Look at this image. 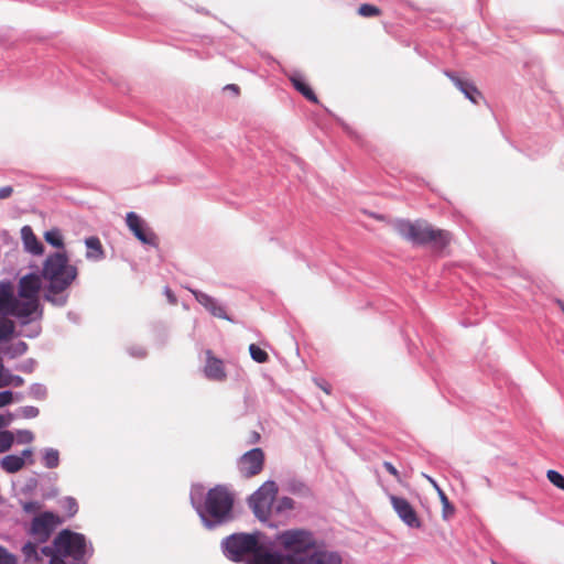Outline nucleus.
Listing matches in <instances>:
<instances>
[{"label":"nucleus","instance_id":"1","mask_svg":"<svg viewBox=\"0 0 564 564\" xmlns=\"http://www.w3.org/2000/svg\"><path fill=\"white\" fill-rule=\"evenodd\" d=\"M284 549L279 564H343L338 551L328 550L324 541L306 529H288L276 535Z\"/></svg>","mask_w":564,"mask_h":564},{"label":"nucleus","instance_id":"2","mask_svg":"<svg viewBox=\"0 0 564 564\" xmlns=\"http://www.w3.org/2000/svg\"><path fill=\"white\" fill-rule=\"evenodd\" d=\"M189 500L207 530H215L235 519V496L225 485H216L206 491L202 484H195L191 487Z\"/></svg>","mask_w":564,"mask_h":564},{"label":"nucleus","instance_id":"3","mask_svg":"<svg viewBox=\"0 0 564 564\" xmlns=\"http://www.w3.org/2000/svg\"><path fill=\"white\" fill-rule=\"evenodd\" d=\"M78 269L69 263L65 251L48 254L43 263L41 276L45 284L43 299L53 306L63 307L68 302V289L76 280Z\"/></svg>","mask_w":564,"mask_h":564},{"label":"nucleus","instance_id":"4","mask_svg":"<svg viewBox=\"0 0 564 564\" xmlns=\"http://www.w3.org/2000/svg\"><path fill=\"white\" fill-rule=\"evenodd\" d=\"M265 535L260 531L237 532L224 538L220 549L224 556L235 563L251 556L246 564H279L281 551L268 547L263 541Z\"/></svg>","mask_w":564,"mask_h":564},{"label":"nucleus","instance_id":"5","mask_svg":"<svg viewBox=\"0 0 564 564\" xmlns=\"http://www.w3.org/2000/svg\"><path fill=\"white\" fill-rule=\"evenodd\" d=\"M393 228L400 237L413 246L430 245L435 249H444L451 241V232L444 229L434 228L425 220L410 221L397 219Z\"/></svg>","mask_w":564,"mask_h":564},{"label":"nucleus","instance_id":"6","mask_svg":"<svg viewBox=\"0 0 564 564\" xmlns=\"http://www.w3.org/2000/svg\"><path fill=\"white\" fill-rule=\"evenodd\" d=\"M54 546L62 556H69L74 562L87 561L93 556L94 547L82 533L68 529L62 530L54 539Z\"/></svg>","mask_w":564,"mask_h":564},{"label":"nucleus","instance_id":"7","mask_svg":"<svg viewBox=\"0 0 564 564\" xmlns=\"http://www.w3.org/2000/svg\"><path fill=\"white\" fill-rule=\"evenodd\" d=\"M278 490L274 480H267L249 497L248 505L260 521L269 519Z\"/></svg>","mask_w":564,"mask_h":564},{"label":"nucleus","instance_id":"8","mask_svg":"<svg viewBox=\"0 0 564 564\" xmlns=\"http://www.w3.org/2000/svg\"><path fill=\"white\" fill-rule=\"evenodd\" d=\"M24 300H19L15 296L9 314V316L18 318L21 326H26L33 321H40L43 317V307L37 299Z\"/></svg>","mask_w":564,"mask_h":564},{"label":"nucleus","instance_id":"9","mask_svg":"<svg viewBox=\"0 0 564 564\" xmlns=\"http://www.w3.org/2000/svg\"><path fill=\"white\" fill-rule=\"evenodd\" d=\"M61 523L62 520L57 514L44 511L33 518L28 533L34 538L36 543H45Z\"/></svg>","mask_w":564,"mask_h":564},{"label":"nucleus","instance_id":"10","mask_svg":"<svg viewBox=\"0 0 564 564\" xmlns=\"http://www.w3.org/2000/svg\"><path fill=\"white\" fill-rule=\"evenodd\" d=\"M126 224L133 236L143 245L158 247V236L149 227L148 223L137 213L129 212L126 215Z\"/></svg>","mask_w":564,"mask_h":564},{"label":"nucleus","instance_id":"11","mask_svg":"<svg viewBox=\"0 0 564 564\" xmlns=\"http://www.w3.org/2000/svg\"><path fill=\"white\" fill-rule=\"evenodd\" d=\"M264 466V453L262 448L254 447L246 452L238 460V469L245 478H251L260 474Z\"/></svg>","mask_w":564,"mask_h":564},{"label":"nucleus","instance_id":"12","mask_svg":"<svg viewBox=\"0 0 564 564\" xmlns=\"http://www.w3.org/2000/svg\"><path fill=\"white\" fill-rule=\"evenodd\" d=\"M390 502L398 517L410 528L419 529L422 523L412 505L403 497L390 496Z\"/></svg>","mask_w":564,"mask_h":564},{"label":"nucleus","instance_id":"13","mask_svg":"<svg viewBox=\"0 0 564 564\" xmlns=\"http://www.w3.org/2000/svg\"><path fill=\"white\" fill-rule=\"evenodd\" d=\"M188 291L194 295L195 300L214 317L234 322L227 314L225 306L215 297L209 294L188 288Z\"/></svg>","mask_w":564,"mask_h":564},{"label":"nucleus","instance_id":"14","mask_svg":"<svg viewBox=\"0 0 564 564\" xmlns=\"http://www.w3.org/2000/svg\"><path fill=\"white\" fill-rule=\"evenodd\" d=\"M444 74L452 80V83L469 99L473 104L479 105L484 99L482 94L478 90L473 82L459 76L452 70H445Z\"/></svg>","mask_w":564,"mask_h":564},{"label":"nucleus","instance_id":"15","mask_svg":"<svg viewBox=\"0 0 564 564\" xmlns=\"http://www.w3.org/2000/svg\"><path fill=\"white\" fill-rule=\"evenodd\" d=\"M41 274L28 273L20 279L18 294L22 299H37V293L42 286Z\"/></svg>","mask_w":564,"mask_h":564},{"label":"nucleus","instance_id":"16","mask_svg":"<svg viewBox=\"0 0 564 564\" xmlns=\"http://www.w3.org/2000/svg\"><path fill=\"white\" fill-rule=\"evenodd\" d=\"M204 375L207 379L218 382L225 381L227 378L224 361L215 357L210 350L206 352Z\"/></svg>","mask_w":564,"mask_h":564},{"label":"nucleus","instance_id":"17","mask_svg":"<svg viewBox=\"0 0 564 564\" xmlns=\"http://www.w3.org/2000/svg\"><path fill=\"white\" fill-rule=\"evenodd\" d=\"M13 286L10 281H0V322L10 321L11 305L14 301Z\"/></svg>","mask_w":564,"mask_h":564},{"label":"nucleus","instance_id":"18","mask_svg":"<svg viewBox=\"0 0 564 564\" xmlns=\"http://www.w3.org/2000/svg\"><path fill=\"white\" fill-rule=\"evenodd\" d=\"M21 238H22L24 249L28 252H30L34 256H40L43 253L44 246L41 241L37 240L31 226L25 225L21 228Z\"/></svg>","mask_w":564,"mask_h":564},{"label":"nucleus","instance_id":"19","mask_svg":"<svg viewBox=\"0 0 564 564\" xmlns=\"http://www.w3.org/2000/svg\"><path fill=\"white\" fill-rule=\"evenodd\" d=\"M289 79L292 83L293 87L302 94L307 100L317 104L318 98L315 95V93L312 90V88L305 83L302 74L300 72H292L289 74Z\"/></svg>","mask_w":564,"mask_h":564},{"label":"nucleus","instance_id":"20","mask_svg":"<svg viewBox=\"0 0 564 564\" xmlns=\"http://www.w3.org/2000/svg\"><path fill=\"white\" fill-rule=\"evenodd\" d=\"M85 246L87 248L86 259L99 261L105 258V251L98 237L91 236L86 238Z\"/></svg>","mask_w":564,"mask_h":564},{"label":"nucleus","instance_id":"21","mask_svg":"<svg viewBox=\"0 0 564 564\" xmlns=\"http://www.w3.org/2000/svg\"><path fill=\"white\" fill-rule=\"evenodd\" d=\"M285 490L301 498L312 497L311 488L301 479L291 478L285 484Z\"/></svg>","mask_w":564,"mask_h":564},{"label":"nucleus","instance_id":"22","mask_svg":"<svg viewBox=\"0 0 564 564\" xmlns=\"http://www.w3.org/2000/svg\"><path fill=\"white\" fill-rule=\"evenodd\" d=\"M24 465V458L13 454L4 456L0 462L1 468L6 470L8 474L18 473L23 468Z\"/></svg>","mask_w":564,"mask_h":564},{"label":"nucleus","instance_id":"23","mask_svg":"<svg viewBox=\"0 0 564 564\" xmlns=\"http://www.w3.org/2000/svg\"><path fill=\"white\" fill-rule=\"evenodd\" d=\"M42 464L45 468L54 469L59 465V452L53 447L42 449Z\"/></svg>","mask_w":564,"mask_h":564},{"label":"nucleus","instance_id":"24","mask_svg":"<svg viewBox=\"0 0 564 564\" xmlns=\"http://www.w3.org/2000/svg\"><path fill=\"white\" fill-rule=\"evenodd\" d=\"M22 554L24 556L25 563L28 564H37L41 561L36 544L31 541L24 543L22 546Z\"/></svg>","mask_w":564,"mask_h":564},{"label":"nucleus","instance_id":"25","mask_svg":"<svg viewBox=\"0 0 564 564\" xmlns=\"http://www.w3.org/2000/svg\"><path fill=\"white\" fill-rule=\"evenodd\" d=\"M45 241L55 248H64L63 236L56 228L47 230L44 234Z\"/></svg>","mask_w":564,"mask_h":564},{"label":"nucleus","instance_id":"26","mask_svg":"<svg viewBox=\"0 0 564 564\" xmlns=\"http://www.w3.org/2000/svg\"><path fill=\"white\" fill-rule=\"evenodd\" d=\"M29 395L37 401H43L47 398V388L43 383H32L29 388Z\"/></svg>","mask_w":564,"mask_h":564},{"label":"nucleus","instance_id":"27","mask_svg":"<svg viewBox=\"0 0 564 564\" xmlns=\"http://www.w3.org/2000/svg\"><path fill=\"white\" fill-rule=\"evenodd\" d=\"M15 325L13 321L0 322V341H7L14 334Z\"/></svg>","mask_w":564,"mask_h":564},{"label":"nucleus","instance_id":"28","mask_svg":"<svg viewBox=\"0 0 564 564\" xmlns=\"http://www.w3.org/2000/svg\"><path fill=\"white\" fill-rule=\"evenodd\" d=\"M14 442V435L10 431H0V453L8 452Z\"/></svg>","mask_w":564,"mask_h":564},{"label":"nucleus","instance_id":"29","mask_svg":"<svg viewBox=\"0 0 564 564\" xmlns=\"http://www.w3.org/2000/svg\"><path fill=\"white\" fill-rule=\"evenodd\" d=\"M61 503L68 517H74L78 512V503L74 497H65Z\"/></svg>","mask_w":564,"mask_h":564},{"label":"nucleus","instance_id":"30","mask_svg":"<svg viewBox=\"0 0 564 564\" xmlns=\"http://www.w3.org/2000/svg\"><path fill=\"white\" fill-rule=\"evenodd\" d=\"M249 352L251 358L259 364L267 362L269 359V355L256 344L249 346Z\"/></svg>","mask_w":564,"mask_h":564},{"label":"nucleus","instance_id":"31","mask_svg":"<svg viewBox=\"0 0 564 564\" xmlns=\"http://www.w3.org/2000/svg\"><path fill=\"white\" fill-rule=\"evenodd\" d=\"M294 509V500L290 497L283 496L278 499L275 505L276 513H284Z\"/></svg>","mask_w":564,"mask_h":564},{"label":"nucleus","instance_id":"32","mask_svg":"<svg viewBox=\"0 0 564 564\" xmlns=\"http://www.w3.org/2000/svg\"><path fill=\"white\" fill-rule=\"evenodd\" d=\"M546 477L549 479V481L557 487L558 489L563 490L564 491V476L561 475L558 471L556 470H547L546 473Z\"/></svg>","mask_w":564,"mask_h":564},{"label":"nucleus","instance_id":"33","mask_svg":"<svg viewBox=\"0 0 564 564\" xmlns=\"http://www.w3.org/2000/svg\"><path fill=\"white\" fill-rule=\"evenodd\" d=\"M358 13L361 17H366V18L377 17L380 14V9L373 4L364 3L359 7Z\"/></svg>","mask_w":564,"mask_h":564},{"label":"nucleus","instance_id":"34","mask_svg":"<svg viewBox=\"0 0 564 564\" xmlns=\"http://www.w3.org/2000/svg\"><path fill=\"white\" fill-rule=\"evenodd\" d=\"M434 485H436V484L434 482ZM435 487L438 490L440 498H441V501L443 505V517L447 518L449 514L454 513V507L449 503L447 496L437 486H435Z\"/></svg>","mask_w":564,"mask_h":564},{"label":"nucleus","instance_id":"35","mask_svg":"<svg viewBox=\"0 0 564 564\" xmlns=\"http://www.w3.org/2000/svg\"><path fill=\"white\" fill-rule=\"evenodd\" d=\"M0 564H18V557L0 545Z\"/></svg>","mask_w":564,"mask_h":564},{"label":"nucleus","instance_id":"36","mask_svg":"<svg viewBox=\"0 0 564 564\" xmlns=\"http://www.w3.org/2000/svg\"><path fill=\"white\" fill-rule=\"evenodd\" d=\"M18 411L23 419H35L40 414V410L33 405L21 406Z\"/></svg>","mask_w":564,"mask_h":564},{"label":"nucleus","instance_id":"37","mask_svg":"<svg viewBox=\"0 0 564 564\" xmlns=\"http://www.w3.org/2000/svg\"><path fill=\"white\" fill-rule=\"evenodd\" d=\"M37 366V362L33 358H28L17 366V369L24 373H32Z\"/></svg>","mask_w":564,"mask_h":564},{"label":"nucleus","instance_id":"38","mask_svg":"<svg viewBox=\"0 0 564 564\" xmlns=\"http://www.w3.org/2000/svg\"><path fill=\"white\" fill-rule=\"evenodd\" d=\"M34 440V434L30 430H18L17 431V443L18 444H30Z\"/></svg>","mask_w":564,"mask_h":564},{"label":"nucleus","instance_id":"39","mask_svg":"<svg viewBox=\"0 0 564 564\" xmlns=\"http://www.w3.org/2000/svg\"><path fill=\"white\" fill-rule=\"evenodd\" d=\"M28 344L25 341H18L13 345V347L10 350V357L15 358L18 356H22L28 351Z\"/></svg>","mask_w":564,"mask_h":564},{"label":"nucleus","instance_id":"40","mask_svg":"<svg viewBox=\"0 0 564 564\" xmlns=\"http://www.w3.org/2000/svg\"><path fill=\"white\" fill-rule=\"evenodd\" d=\"M10 380H0V388L12 384L14 387H21L24 384V379L18 375L9 373Z\"/></svg>","mask_w":564,"mask_h":564},{"label":"nucleus","instance_id":"41","mask_svg":"<svg viewBox=\"0 0 564 564\" xmlns=\"http://www.w3.org/2000/svg\"><path fill=\"white\" fill-rule=\"evenodd\" d=\"M21 505H22L23 511L29 514L36 513L42 507L39 501H33V500L21 502Z\"/></svg>","mask_w":564,"mask_h":564},{"label":"nucleus","instance_id":"42","mask_svg":"<svg viewBox=\"0 0 564 564\" xmlns=\"http://www.w3.org/2000/svg\"><path fill=\"white\" fill-rule=\"evenodd\" d=\"M13 401V392L11 390L0 391V408L11 404Z\"/></svg>","mask_w":564,"mask_h":564},{"label":"nucleus","instance_id":"43","mask_svg":"<svg viewBox=\"0 0 564 564\" xmlns=\"http://www.w3.org/2000/svg\"><path fill=\"white\" fill-rule=\"evenodd\" d=\"M42 332V328L41 326L37 324V325H33L31 327H29L24 333H23V336H25L26 338H36L40 336Z\"/></svg>","mask_w":564,"mask_h":564},{"label":"nucleus","instance_id":"44","mask_svg":"<svg viewBox=\"0 0 564 564\" xmlns=\"http://www.w3.org/2000/svg\"><path fill=\"white\" fill-rule=\"evenodd\" d=\"M41 553L43 555L50 557V560H53V556H61L59 553L56 551L54 544L53 545H44V546H42Z\"/></svg>","mask_w":564,"mask_h":564},{"label":"nucleus","instance_id":"45","mask_svg":"<svg viewBox=\"0 0 564 564\" xmlns=\"http://www.w3.org/2000/svg\"><path fill=\"white\" fill-rule=\"evenodd\" d=\"M14 420V414L11 412H7V414L0 413V430L9 426Z\"/></svg>","mask_w":564,"mask_h":564},{"label":"nucleus","instance_id":"46","mask_svg":"<svg viewBox=\"0 0 564 564\" xmlns=\"http://www.w3.org/2000/svg\"><path fill=\"white\" fill-rule=\"evenodd\" d=\"M383 467L384 469L390 474L392 475L398 481L401 479L400 477V473L398 471V469L393 466L392 463L390 462H383Z\"/></svg>","mask_w":564,"mask_h":564},{"label":"nucleus","instance_id":"47","mask_svg":"<svg viewBox=\"0 0 564 564\" xmlns=\"http://www.w3.org/2000/svg\"><path fill=\"white\" fill-rule=\"evenodd\" d=\"M314 382L316 383V386L318 388H321L324 392H326L327 394H330L332 392V386L324 379H318V378H315L314 379Z\"/></svg>","mask_w":564,"mask_h":564},{"label":"nucleus","instance_id":"48","mask_svg":"<svg viewBox=\"0 0 564 564\" xmlns=\"http://www.w3.org/2000/svg\"><path fill=\"white\" fill-rule=\"evenodd\" d=\"M128 351L132 357L137 358H143L147 355L145 350L142 347H131L129 348Z\"/></svg>","mask_w":564,"mask_h":564},{"label":"nucleus","instance_id":"49","mask_svg":"<svg viewBox=\"0 0 564 564\" xmlns=\"http://www.w3.org/2000/svg\"><path fill=\"white\" fill-rule=\"evenodd\" d=\"M19 457H23L25 460V464L28 463V464L32 465L34 463L33 451L31 448L23 449Z\"/></svg>","mask_w":564,"mask_h":564},{"label":"nucleus","instance_id":"50","mask_svg":"<svg viewBox=\"0 0 564 564\" xmlns=\"http://www.w3.org/2000/svg\"><path fill=\"white\" fill-rule=\"evenodd\" d=\"M13 193V187L8 185L0 188V199L10 197Z\"/></svg>","mask_w":564,"mask_h":564},{"label":"nucleus","instance_id":"51","mask_svg":"<svg viewBox=\"0 0 564 564\" xmlns=\"http://www.w3.org/2000/svg\"><path fill=\"white\" fill-rule=\"evenodd\" d=\"M164 294L166 295L167 301L171 304H176L177 299H176L175 294L172 292V290L169 286L164 288Z\"/></svg>","mask_w":564,"mask_h":564},{"label":"nucleus","instance_id":"52","mask_svg":"<svg viewBox=\"0 0 564 564\" xmlns=\"http://www.w3.org/2000/svg\"><path fill=\"white\" fill-rule=\"evenodd\" d=\"M65 556H53V560H50V564H66L64 561Z\"/></svg>","mask_w":564,"mask_h":564},{"label":"nucleus","instance_id":"53","mask_svg":"<svg viewBox=\"0 0 564 564\" xmlns=\"http://www.w3.org/2000/svg\"><path fill=\"white\" fill-rule=\"evenodd\" d=\"M225 89H228L230 91H234L236 94H238L239 91V87L236 85V84H229L225 87Z\"/></svg>","mask_w":564,"mask_h":564},{"label":"nucleus","instance_id":"54","mask_svg":"<svg viewBox=\"0 0 564 564\" xmlns=\"http://www.w3.org/2000/svg\"><path fill=\"white\" fill-rule=\"evenodd\" d=\"M36 482H37V481H36V479L32 478V479H30V481L28 482V485H26V486H28L29 488H33V487H35V486H36Z\"/></svg>","mask_w":564,"mask_h":564},{"label":"nucleus","instance_id":"55","mask_svg":"<svg viewBox=\"0 0 564 564\" xmlns=\"http://www.w3.org/2000/svg\"><path fill=\"white\" fill-rule=\"evenodd\" d=\"M67 316H68V318H69V319H72L73 322H76V318H75V316H74V314H73L72 312H69V313L67 314Z\"/></svg>","mask_w":564,"mask_h":564},{"label":"nucleus","instance_id":"56","mask_svg":"<svg viewBox=\"0 0 564 564\" xmlns=\"http://www.w3.org/2000/svg\"><path fill=\"white\" fill-rule=\"evenodd\" d=\"M558 305H560V307H561L562 312L564 313V302L558 301Z\"/></svg>","mask_w":564,"mask_h":564},{"label":"nucleus","instance_id":"57","mask_svg":"<svg viewBox=\"0 0 564 564\" xmlns=\"http://www.w3.org/2000/svg\"><path fill=\"white\" fill-rule=\"evenodd\" d=\"M0 380H10L9 373L4 376L3 378L0 377Z\"/></svg>","mask_w":564,"mask_h":564},{"label":"nucleus","instance_id":"58","mask_svg":"<svg viewBox=\"0 0 564 564\" xmlns=\"http://www.w3.org/2000/svg\"><path fill=\"white\" fill-rule=\"evenodd\" d=\"M72 564H86V561L73 562Z\"/></svg>","mask_w":564,"mask_h":564},{"label":"nucleus","instance_id":"59","mask_svg":"<svg viewBox=\"0 0 564 564\" xmlns=\"http://www.w3.org/2000/svg\"><path fill=\"white\" fill-rule=\"evenodd\" d=\"M253 438H256V441H258L260 438V435L258 433H254Z\"/></svg>","mask_w":564,"mask_h":564},{"label":"nucleus","instance_id":"60","mask_svg":"<svg viewBox=\"0 0 564 564\" xmlns=\"http://www.w3.org/2000/svg\"><path fill=\"white\" fill-rule=\"evenodd\" d=\"M340 123H341V126H343L346 130H348L347 124H345L344 122H340Z\"/></svg>","mask_w":564,"mask_h":564},{"label":"nucleus","instance_id":"61","mask_svg":"<svg viewBox=\"0 0 564 564\" xmlns=\"http://www.w3.org/2000/svg\"><path fill=\"white\" fill-rule=\"evenodd\" d=\"M3 370V365L0 364V372Z\"/></svg>","mask_w":564,"mask_h":564},{"label":"nucleus","instance_id":"62","mask_svg":"<svg viewBox=\"0 0 564 564\" xmlns=\"http://www.w3.org/2000/svg\"><path fill=\"white\" fill-rule=\"evenodd\" d=\"M490 562H491V564H494V558L492 557H490Z\"/></svg>","mask_w":564,"mask_h":564}]
</instances>
